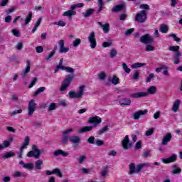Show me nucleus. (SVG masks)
I'll return each mask as SVG.
<instances>
[{"label": "nucleus", "instance_id": "1", "mask_svg": "<svg viewBox=\"0 0 182 182\" xmlns=\"http://www.w3.org/2000/svg\"><path fill=\"white\" fill-rule=\"evenodd\" d=\"M150 165L147 163L138 164L136 167V165H134V163H132L129 165V174H134V173H140L141 171V169L144 167H149Z\"/></svg>", "mask_w": 182, "mask_h": 182}, {"label": "nucleus", "instance_id": "2", "mask_svg": "<svg viewBox=\"0 0 182 182\" xmlns=\"http://www.w3.org/2000/svg\"><path fill=\"white\" fill-rule=\"evenodd\" d=\"M73 79H75L74 75H67L65 80L62 82L61 87H60V91L65 92V90H66L68 87L70 86V83H72Z\"/></svg>", "mask_w": 182, "mask_h": 182}, {"label": "nucleus", "instance_id": "3", "mask_svg": "<svg viewBox=\"0 0 182 182\" xmlns=\"http://www.w3.org/2000/svg\"><path fill=\"white\" fill-rule=\"evenodd\" d=\"M147 21V11L146 10H141L139 13H137L135 16V21L139 23H144Z\"/></svg>", "mask_w": 182, "mask_h": 182}, {"label": "nucleus", "instance_id": "4", "mask_svg": "<svg viewBox=\"0 0 182 182\" xmlns=\"http://www.w3.org/2000/svg\"><path fill=\"white\" fill-rule=\"evenodd\" d=\"M85 85L80 86L77 93L73 91H70L68 95L70 99H81L82 96H83V92H85Z\"/></svg>", "mask_w": 182, "mask_h": 182}, {"label": "nucleus", "instance_id": "5", "mask_svg": "<svg viewBox=\"0 0 182 182\" xmlns=\"http://www.w3.org/2000/svg\"><path fill=\"white\" fill-rule=\"evenodd\" d=\"M139 42H141V43H144L145 45H150L154 42V38H153L150 34L146 33L140 37Z\"/></svg>", "mask_w": 182, "mask_h": 182}, {"label": "nucleus", "instance_id": "6", "mask_svg": "<svg viewBox=\"0 0 182 182\" xmlns=\"http://www.w3.org/2000/svg\"><path fill=\"white\" fill-rule=\"evenodd\" d=\"M33 151H30L27 154V157H34L35 159H39L41 156V151L38 149V147L36 146L33 145L32 146Z\"/></svg>", "mask_w": 182, "mask_h": 182}, {"label": "nucleus", "instance_id": "7", "mask_svg": "<svg viewBox=\"0 0 182 182\" xmlns=\"http://www.w3.org/2000/svg\"><path fill=\"white\" fill-rule=\"evenodd\" d=\"M88 41L90 43V48L92 49H95L96 48L97 43H96V34L95 32H91L90 36H88Z\"/></svg>", "mask_w": 182, "mask_h": 182}, {"label": "nucleus", "instance_id": "8", "mask_svg": "<svg viewBox=\"0 0 182 182\" xmlns=\"http://www.w3.org/2000/svg\"><path fill=\"white\" fill-rule=\"evenodd\" d=\"M88 123H90V124H94V126H92V127H96V126H97V124H100V123H102V118H100L97 116L91 117L88 119Z\"/></svg>", "mask_w": 182, "mask_h": 182}, {"label": "nucleus", "instance_id": "9", "mask_svg": "<svg viewBox=\"0 0 182 182\" xmlns=\"http://www.w3.org/2000/svg\"><path fill=\"white\" fill-rule=\"evenodd\" d=\"M28 110V116H32L35 110H36V103H35V100H31L29 102Z\"/></svg>", "mask_w": 182, "mask_h": 182}, {"label": "nucleus", "instance_id": "10", "mask_svg": "<svg viewBox=\"0 0 182 182\" xmlns=\"http://www.w3.org/2000/svg\"><path fill=\"white\" fill-rule=\"evenodd\" d=\"M122 146L124 150H129L132 147V143H130V139H129V135H126L124 140L122 141Z\"/></svg>", "mask_w": 182, "mask_h": 182}, {"label": "nucleus", "instance_id": "11", "mask_svg": "<svg viewBox=\"0 0 182 182\" xmlns=\"http://www.w3.org/2000/svg\"><path fill=\"white\" fill-rule=\"evenodd\" d=\"M58 45L60 46V53H66L67 52H69V48L65 47V41L64 40H60L58 41Z\"/></svg>", "mask_w": 182, "mask_h": 182}, {"label": "nucleus", "instance_id": "12", "mask_svg": "<svg viewBox=\"0 0 182 182\" xmlns=\"http://www.w3.org/2000/svg\"><path fill=\"white\" fill-rule=\"evenodd\" d=\"M130 97H132L133 99H139L140 97H146V96H149V93L147 92H134L132 94H130Z\"/></svg>", "mask_w": 182, "mask_h": 182}, {"label": "nucleus", "instance_id": "13", "mask_svg": "<svg viewBox=\"0 0 182 182\" xmlns=\"http://www.w3.org/2000/svg\"><path fill=\"white\" fill-rule=\"evenodd\" d=\"M149 112L147 109L144 110H139L135 113L133 114L134 120H139L140 119L141 116H144V114H146V113Z\"/></svg>", "mask_w": 182, "mask_h": 182}, {"label": "nucleus", "instance_id": "14", "mask_svg": "<svg viewBox=\"0 0 182 182\" xmlns=\"http://www.w3.org/2000/svg\"><path fill=\"white\" fill-rule=\"evenodd\" d=\"M177 160V155L173 154L169 158L162 159V163L164 164H168L170 163H174Z\"/></svg>", "mask_w": 182, "mask_h": 182}, {"label": "nucleus", "instance_id": "15", "mask_svg": "<svg viewBox=\"0 0 182 182\" xmlns=\"http://www.w3.org/2000/svg\"><path fill=\"white\" fill-rule=\"evenodd\" d=\"M172 137L173 136L171 135V133H167L162 139V146H167V144H168V141H171Z\"/></svg>", "mask_w": 182, "mask_h": 182}, {"label": "nucleus", "instance_id": "16", "mask_svg": "<svg viewBox=\"0 0 182 182\" xmlns=\"http://www.w3.org/2000/svg\"><path fill=\"white\" fill-rule=\"evenodd\" d=\"M47 176H52V174H56L58 177H62L63 174L59 168H55L53 171H46Z\"/></svg>", "mask_w": 182, "mask_h": 182}, {"label": "nucleus", "instance_id": "17", "mask_svg": "<svg viewBox=\"0 0 182 182\" xmlns=\"http://www.w3.org/2000/svg\"><path fill=\"white\" fill-rule=\"evenodd\" d=\"M26 68L25 70H23V72L21 74V76L23 78L26 76L27 73H29V72H31V61L28 60H26Z\"/></svg>", "mask_w": 182, "mask_h": 182}, {"label": "nucleus", "instance_id": "18", "mask_svg": "<svg viewBox=\"0 0 182 182\" xmlns=\"http://www.w3.org/2000/svg\"><path fill=\"white\" fill-rule=\"evenodd\" d=\"M123 9H126V4H118L112 9V12H115V13L120 12V11H123Z\"/></svg>", "mask_w": 182, "mask_h": 182}, {"label": "nucleus", "instance_id": "19", "mask_svg": "<svg viewBox=\"0 0 182 182\" xmlns=\"http://www.w3.org/2000/svg\"><path fill=\"white\" fill-rule=\"evenodd\" d=\"M180 105H181V101L180 100H177L173 102L172 110L174 112V113H177V112H178Z\"/></svg>", "mask_w": 182, "mask_h": 182}, {"label": "nucleus", "instance_id": "20", "mask_svg": "<svg viewBox=\"0 0 182 182\" xmlns=\"http://www.w3.org/2000/svg\"><path fill=\"white\" fill-rule=\"evenodd\" d=\"M121 106H130L132 105V100L129 98H123L119 100Z\"/></svg>", "mask_w": 182, "mask_h": 182}, {"label": "nucleus", "instance_id": "21", "mask_svg": "<svg viewBox=\"0 0 182 182\" xmlns=\"http://www.w3.org/2000/svg\"><path fill=\"white\" fill-rule=\"evenodd\" d=\"M108 80L111 82L112 85H119L120 83L119 77H117V75H114L112 78V77H109Z\"/></svg>", "mask_w": 182, "mask_h": 182}, {"label": "nucleus", "instance_id": "22", "mask_svg": "<svg viewBox=\"0 0 182 182\" xmlns=\"http://www.w3.org/2000/svg\"><path fill=\"white\" fill-rule=\"evenodd\" d=\"M98 25H100V26L102 28L104 33H109V31H110V26L109 25V23H105V25H103L102 22H98Z\"/></svg>", "mask_w": 182, "mask_h": 182}, {"label": "nucleus", "instance_id": "23", "mask_svg": "<svg viewBox=\"0 0 182 182\" xmlns=\"http://www.w3.org/2000/svg\"><path fill=\"white\" fill-rule=\"evenodd\" d=\"M54 156H63V157H66L69 156V153L61 149H58L54 152Z\"/></svg>", "mask_w": 182, "mask_h": 182}, {"label": "nucleus", "instance_id": "24", "mask_svg": "<svg viewBox=\"0 0 182 182\" xmlns=\"http://www.w3.org/2000/svg\"><path fill=\"white\" fill-rule=\"evenodd\" d=\"M29 141H31L29 136H26V138L24 139V143L20 149V151H23V150H25V149H26V147H28V146H29Z\"/></svg>", "mask_w": 182, "mask_h": 182}, {"label": "nucleus", "instance_id": "25", "mask_svg": "<svg viewBox=\"0 0 182 182\" xmlns=\"http://www.w3.org/2000/svg\"><path fill=\"white\" fill-rule=\"evenodd\" d=\"M75 15H76V11L68 10L63 13V16H68V18H72V16Z\"/></svg>", "mask_w": 182, "mask_h": 182}, {"label": "nucleus", "instance_id": "26", "mask_svg": "<svg viewBox=\"0 0 182 182\" xmlns=\"http://www.w3.org/2000/svg\"><path fill=\"white\" fill-rule=\"evenodd\" d=\"M69 141L71 143H74L75 144H76L77 143H80V138H79V136H72L69 137Z\"/></svg>", "mask_w": 182, "mask_h": 182}, {"label": "nucleus", "instance_id": "27", "mask_svg": "<svg viewBox=\"0 0 182 182\" xmlns=\"http://www.w3.org/2000/svg\"><path fill=\"white\" fill-rule=\"evenodd\" d=\"M91 130H93V126L84 127L78 131V133H86L91 132Z\"/></svg>", "mask_w": 182, "mask_h": 182}, {"label": "nucleus", "instance_id": "28", "mask_svg": "<svg viewBox=\"0 0 182 182\" xmlns=\"http://www.w3.org/2000/svg\"><path fill=\"white\" fill-rule=\"evenodd\" d=\"M94 12H95V9H89L86 11V12L82 13V15H83L84 18H89V16L92 15V14H94Z\"/></svg>", "mask_w": 182, "mask_h": 182}, {"label": "nucleus", "instance_id": "29", "mask_svg": "<svg viewBox=\"0 0 182 182\" xmlns=\"http://www.w3.org/2000/svg\"><path fill=\"white\" fill-rule=\"evenodd\" d=\"M159 31L162 33H167L168 32V26L166 24H161Z\"/></svg>", "mask_w": 182, "mask_h": 182}, {"label": "nucleus", "instance_id": "30", "mask_svg": "<svg viewBox=\"0 0 182 182\" xmlns=\"http://www.w3.org/2000/svg\"><path fill=\"white\" fill-rule=\"evenodd\" d=\"M63 58H61L60 60L58 65L56 66V68L55 70V73H56V72H58L59 69H61L62 70H63V68H65V66H63Z\"/></svg>", "mask_w": 182, "mask_h": 182}, {"label": "nucleus", "instance_id": "31", "mask_svg": "<svg viewBox=\"0 0 182 182\" xmlns=\"http://www.w3.org/2000/svg\"><path fill=\"white\" fill-rule=\"evenodd\" d=\"M32 21V11H30L24 20V25H28Z\"/></svg>", "mask_w": 182, "mask_h": 182}, {"label": "nucleus", "instance_id": "32", "mask_svg": "<svg viewBox=\"0 0 182 182\" xmlns=\"http://www.w3.org/2000/svg\"><path fill=\"white\" fill-rule=\"evenodd\" d=\"M42 164H43V161L42 160H38L36 162V170H41L42 169Z\"/></svg>", "mask_w": 182, "mask_h": 182}, {"label": "nucleus", "instance_id": "33", "mask_svg": "<svg viewBox=\"0 0 182 182\" xmlns=\"http://www.w3.org/2000/svg\"><path fill=\"white\" fill-rule=\"evenodd\" d=\"M46 90V87H39V88L33 93V96H35V97L38 96V95H39L40 93H42V92H45Z\"/></svg>", "mask_w": 182, "mask_h": 182}, {"label": "nucleus", "instance_id": "34", "mask_svg": "<svg viewBox=\"0 0 182 182\" xmlns=\"http://www.w3.org/2000/svg\"><path fill=\"white\" fill-rule=\"evenodd\" d=\"M148 92V95L149 93V95H154L156 93V92H157V89L156 88V87L154 86H151L150 87L148 90H147Z\"/></svg>", "mask_w": 182, "mask_h": 182}, {"label": "nucleus", "instance_id": "35", "mask_svg": "<svg viewBox=\"0 0 182 182\" xmlns=\"http://www.w3.org/2000/svg\"><path fill=\"white\" fill-rule=\"evenodd\" d=\"M142 66H146V63H136L132 65V68L137 69V68H142Z\"/></svg>", "mask_w": 182, "mask_h": 182}, {"label": "nucleus", "instance_id": "36", "mask_svg": "<svg viewBox=\"0 0 182 182\" xmlns=\"http://www.w3.org/2000/svg\"><path fill=\"white\" fill-rule=\"evenodd\" d=\"M16 156V154L13 151L7 152L6 154L4 155V159H9L11 157H14Z\"/></svg>", "mask_w": 182, "mask_h": 182}, {"label": "nucleus", "instance_id": "37", "mask_svg": "<svg viewBox=\"0 0 182 182\" xmlns=\"http://www.w3.org/2000/svg\"><path fill=\"white\" fill-rule=\"evenodd\" d=\"M104 5H105V2H103V0H98L99 10L97 11V14H99L101 11L103 10Z\"/></svg>", "mask_w": 182, "mask_h": 182}, {"label": "nucleus", "instance_id": "38", "mask_svg": "<svg viewBox=\"0 0 182 182\" xmlns=\"http://www.w3.org/2000/svg\"><path fill=\"white\" fill-rule=\"evenodd\" d=\"M98 79L100 80H105L106 79V73L105 71H102L98 74Z\"/></svg>", "mask_w": 182, "mask_h": 182}, {"label": "nucleus", "instance_id": "39", "mask_svg": "<svg viewBox=\"0 0 182 182\" xmlns=\"http://www.w3.org/2000/svg\"><path fill=\"white\" fill-rule=\"evenodd\" d=\"M173 168H176L172 171L173 174H178L179 173H181V169L180 168H177V165H173Z\"/></svg>", "mask_w": 182, "mask_h": 182}, {"label": "nucleus", "instance_id": "40", "mask_svg": "<svg viewBox=\"0 0 182 182\" xmlns=\"http://www.w3.org/2000/svg\"><path fill=\"white\" fill-rule=\"evenodd\" d=\"M145 50L146 52H153V50H154V46L147 44L146 46Z\"/></svg>", "mask_w": 182, "mask_h": 182}, {"label": "nucleus", "instance_id": "41", "mask_svg": "<svg viewBox=\"0 0 182 182\" xmlns=\"http://www.w3.org/2000/svg\"><path fill=\"white\" fill-rule=\"evenodd\" d=\"M107 173H109V168L107 166H105L104 169L100 172V174L102 177H105Z\"/></svg>", "mask_w": 182, "mask_h": 182}, {"label": "nucleus", "instance_id": "42", "mask_svg": "<svg viewBox=\"0 0 182 182\" xmlns=\"http://www.w3.org/2000/svg\"><path fill=\"white\" fill-rule=\"evenodd\" d=\"M179 50H180V46H173L169 47V50H171V52H178Z\"/></svg>", "mask_w": 182, "mask_h": 182}, {"label": "nucleus", "instance_id": "43", "mask_svg": "<svg viewBox=\"0 0 182 182\" xmlns=\"http://www.w3.org/2000/svg\"><path fill=\"white\" fill-rule=\"evenodd\" d=\"M82 43V40L80 38H77L73 42V46L74 48H76L77 46H79V44Z\"/></svg>", "mask_w": 182, "mask_h": 182}, {"label": "nucleus", "instance_id": "44", "mask_svg": "<svg viewBox=\"0 0 182 182\" xmlns=\"http://www.w3.org/2000/svg\"><path fill=\"white\" fill-rule=\"evenodd\" d=\"M107 130H109V126L107 125L98 131V134H103V133H105Z\"/></svg>", "mask_w": 182, "mask_h": 182}, {"label": "nucleus", "instance_id": "45", "mask_svg": "<svg viewBox=\"0 0 182 182\" xmlns=\"http://www.w3.org/2000/svg\"><path fill=\"white\" fill-rule=\"evenodd\" d=\"M117 55V51L116 49L112 48L109 53V58H113Z\"/></svg>", "mask_w": 182, "mask_h": 182}, {"label": "nucleus", "instance_id": "46", "mask_svg": "<svg viewBox=\"0 0 182 182\" xmlns=\"http://www.w3.org/2000/svg\"><path fill=\"white\" fill-rule=\"evenodd\" d=\"M139 76H140V71L138 70H136L133 75V79L134 80H137V79H139Z\"/></svg>", "mask_w": 182, "mask_h": 182}, {"label": "nucleus", "instance_id": "47", "mask_svg": "<svg viewBox=\"0 0 182 182\" xmlns=\"http://www.w3.org/2000/svg\"><path fill=\"white\" fill-rule=\"evenodd\" d=\"M36 82H38V78H36V77H33L31 84L28 85V89H31V87H33V86H35Z\"/></svg>", "mask_w": 182, "mask_h": 182}, {"label": "nucleus", "instance_id": "48", "mask_svg": "<svg viewBox=\"0 0 182 182\" xmlns=\"http://www.w3.org/2000/svg\"><path fill=\"white\" fill-rule=\"evenodd\" d=\"M122 68L126 73H130V72L132 71V70H130V68H128L127 64H126L124 63L122 64Z\"/></svg>", "mask_w": 182, "mask_h": 182}, {"label": "nucleus", "instance_id": "49", "mask_svg": "<svg viewBox=\"0 0 182 182\" xmlns=\"http://www.w3.org/2000/svg\"><path fill=\"white\" fill-rule=\"evenodd\" d=\"M63 70H65L68 73H73L75 72V69L70 67H65L63 68Z\"/></svg>", "mask_w": 182, "mask_h": 182}, {"label": "nucleus", "instance_id": "50", "mask_svg": "<svg viewBox=\"0 0 182 182\" xmlns=\"http://www.w3.org/2000/svg\"><path fill=\"white\" fill-rule=\"evenodd\" d=\"M139 8L140 9H144L145 11H150V6L148 4H141Z\"/></svg>", "mask_w": 182, "mask_h": 182}, {"label": "nucleus", "instance_id": "51", "mask_svg": "<svg viewBox=\"0 0 182 182\" xmlns=\"http://www.w3.org/2000/svg\"><path fill=\"white\" fill-rule=\"evenodd\" d=\"M12 33L16 38H19V36H21V32H19L18 30H17V29H13Z\"/></svg>", "mask_w": 182, "mask_h": 182}, {"label": "nucleus", "instance_id": "52", "mask_svg": "<svg viewBox=\"0 0 182 182\" xmlns=\"http://www.w3.org/2000/svg\"><path fill=\"white\" fill-rule=\"evenodd\" d=\"M154 133V128H150L149 130H147L145 132V136H151Z\"/></svg>", "mask_w": 182, "mask_h": 182}, {"label": "nucleus", "instance_id": "53", "mask_svg": "<svg viewBox=\"0 0 182 182\" xmlns=\"http://www.w3.org/2000/svg\"><path fill=\"white\" fill-rule=\"evenodd\" d=\"M63 139H62V143L63 144H68V141L69 140V136L68 135H63Z\"/></svg>", "mask_w": 182, "mask_h": 182}, {"label": "nucleus", "instance_id": "54", "mask_svg": "<svg viewBox=\"0 0 182 182\" xmlns=\"http://www.w3.org/2000/svg\"><path fill=\"white\" fill-rule=\"evenodd\" d=\"M23 167L24 168H28V170H32V168H33V165L32 164H25Z\"/></svg>", "mask_w": 182, "mask_h": 182}, {"label": "nucleus", "instance_id": "55", "mask_svg": "<svg viewBox=\"0 0 182 182\" xmlns=\"http://www.w3.org/2000/svg\"><path fill=\"white\" fill-rule=\"evenodd\" d=\"M54 25H58V26H66V22L63 21H59L58 22H55Z\"/></svg>", "mask_w": 182, "mask_h": 182}, {"label": "nucleus", "instance_id": "56", "mask_svg": "<svg viewBox=\"0 0 182 182\" xmlns=\"http://www.w3.org/2000/svg\"><path fill=\"white\" fill-rule=\"evenodd\" d=\"M170 36H171L176 42H180V41H181V39L177 37L174 33L170 34Z\"/></svg>", "mask_w": 182, "mask_h": 182}, {"label": "nucleus", "instance_id": "57", "mask_svg": "<svg viewBox=\"0 0 182 182\" xmlns=\"http://www.w3.org/2000/svg\"><path fill=\"white\" fill-rule=\"evenodd\" d=\"M85 160H86V156L82 155L79 157L78 162L80 163V164H82L83 161H85Z\"/></svg>", "mask_w": 182, "mask_h": 182}, {"label": "nucleus", "instance_id": "58", "mask_svg": "<svg viewBox=\"0 0 182 182\" xmlns=\"http://www.w3.org/2000/svg\"><path fill=\"white\" fill-rule=\"evenodd\" d=\"M153 77H154V74L151 73L149 75V76H148L146 78V83H150V82H151V80L153 79Z\"/></svg>", "mask_w": 182, "mask_h": 182}, {"label": "nucleus", "instance_id": "59", "mask_svg": "<svg viewBox=\"0 0 182 182\" xmlns=\"http://www.w3.org/2000/svg\"><path fill=\"white\" fill-rule=\"evenodd\" d=\"M133 32H134V28H129L128 29L126 32H125V35L127 36H129L130 35H132L133 33Z\"/></svg>", "mask_w": 182, "mask_h": 182}, {"label": "nucleus", "instance_id": "60", "mask_svg": "<svg viewBox=\"0 0 182 182\" xmlns=\"http://www.w3.org/2000/svg\"><path fill=\"white\" fill-rule=\"evenodd\" d=\"M55 109H56V104L55 103H51L48 107V110L52 111V110H55Z\"/></svg>", "mask_w": 182, "mask_h": 182}, {"label": "nucleus", "instance_id": "61", "mask_svg": "<svg viewBox=\"0 0 182 182\" xmlns=\"http://www.w3.org/2000/svg\"><path fill=\"white\" fill-rule=\"evenodd\" d=\"M36 50L37 53H42L43 52V47L38 46L36 48Z\"/></svg>", "mask_w": 182, "mask_h": 182}, {"label": "nucleus", "instance_id": "62", "mask_svg": "<svg viewBox=\"0 0 182 182\" xmlns=\"http://www.w3.org/2000/svg\"><path fill=\"white\" fill-rule=\"evenodd\" d=\"M87 141L90 144H95V136H90Z\"/></svg>", "mask_w": 182, "mask_h": 182}, {"label": "nucleus", "instance_id": "63", "mask_svg": "<svg viewBox=\"0 0 182 182\" xmlns=\"http://www.w3.org/2000/svg\"><path fill=\"white\" fill-rule=\"evenodd\" d=\"M112 42H104L102 43L103 48H109V46H112Z\"/></svg>", "mask_w": 182, "mask_h": 182}, {"label": "nucleus", "instance_id": "64", "mask_svg": "<svg viewBox=\"0 0 182 182\" xmlns=\"http://www.w3.org/2000/svg\"><path fill=\"white\" fill-rule=\"evenodd\" d=\"M139 149H141V141H139L135 145V149L139 150Z\"/></svg>", "mask_w": 182, "mask_h": 182}]
</instances>
